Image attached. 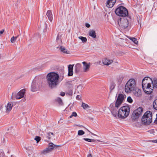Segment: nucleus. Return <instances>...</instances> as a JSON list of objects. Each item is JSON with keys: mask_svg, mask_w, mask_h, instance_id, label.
<instances>
[{"mask_svg": "<svg viewBox=\"0 0 157 157\" xmlns=\"http://www.w3.org/2000/svg\"><path fill=\"white\" fill-rule=\"evenodd\" d=\"M152 113L149 111L146 112L143 116L141 121L142 123L145 125H148L152 121Z\"/></svg>", "mask_w": 157, "mask_h": 157, "instance_id": "nucleus-6", "label": "nucleus"}, {"mask_svg": "<svg viewBox=\"0 0 157 157\" xmlns=\"http://www.w3.org/2000/svg\"><path fill=\"white\" fill-rule=\"evenodd\" d=\"M87 157H92V155L91 154H90L88 155Z\"/></svg>", "mask_w": 157, "mask_h": 157, "instance_id": "nucleus-46", "label": "nucleus"}, {"mask_svg": "<svg viewBox=\"0 0 157 157\" xmlns=\"http://www.w3.org/2000/svg\"><path fill=\"white\" fill-rule=\"evenodd\" d=\"M25 92V90L24 89L20 90L17 94L14 93H13L11 96L12 99L14 100L15 98L17 99L21 98L24 96Z\"/></svg>", "mask_w": 157, "mask_h": 157, "instance_id": "nucleus-11", "label": "nucleus"}, {"mask_svg": "<svg viewBox=\"0 0 157 157\" xmlns=\"http://www.w3.org/2000/svg\"><path fill=\"white\" fill-rule=\"evenodd\" d=\"M83 64V69L84 72H87L89 70L90 66V63H87L86 62H82Z\"/></svg>", "mask_w": 157, "mask_h": 157, "instance_id": "nucleus-15", "label": "nucleus"}, {"mask_svg": "<svg viewBox=\"0 0 157 157\" xmlns=\"http://www.w3.org/2000/svg\"><path fill=\"white\" fill-rule=\"evenodd\" d=\"M103 143L105 144H108V143L107 142H103Z\"/></svg>", "mask_w": 157, "mask_h": 157, "instance_id": "nucleus-48", "label": "nucleus"}, {"mask_svg": "<svg viewBox=\"0 0 157 157\" xmlns=\"http://www.w3.org/2000/svg\"><path fill=\"white\" fill-rule=\"evenodd\" d=\"M116 84L113 83L111 84V85L110 87V89L111 90H113L115 88Z\"/></svg>", "mask_w": 157, "mask_h": 157, "instance_id": "nucleus-37", "label": "nucleus"}, {"mask_svg": "<svg viewBox=\"0 0 157 157\" xmlns=\"http://www.w3.org/2000/svg\"><path fill=\"white\" fill-rule=\"evenodd\" d=\"M118 23L120 27L123 29L127 28L129 24L128 20L125 18H120V20H118Z\"/></svg>", "mask_w": 157, "mask_h": 157, "instance_id": "nucleus-10", "label": "nucleus"}, {"mask_svg": "<svg viewBox=\"0 0 157 157\" xmlns=\"http://www.w3.org/2000/svg\"><path fill=\"white\" fill-rule=\"evenodd\" d=\"M18 36H17L15 37L13 36L10 39V42L12 43H14L17 40Z\"/></svg>", "mask_w": 157, "mask_h": 157, "instance_id": "nucleus-25", "label": "nucleus"}, {"mask_svg": "<svg viewBox=\"0 0 157 157\" xmlns=\"http://www.w3.org/2000/svg\"><path fill=\"white\" fill-rule=\"evenodd\" d=\"M78 38L79 39H80L83 43L86 42L87 41V39L85 37L80 36L78 37Z\"/></svg>", "mask_w": 157, "mask_h": 157, "instance_id": "nucleus-30", "label": "nucleus"}, {"mask_svg": "<svg viewBox=\"0 0 157 157\" xmlns=\"http://www.w3.org/2000/svg\"><path fill=\"white\" fill-rule=\"evenodd\" d=\"M83 139L89 142H95V140L94 139H91L86 138H84Z\"/></svg>", "mask_w": 157, "mask_h": 157, "instance_id": "nucleus-32", "label": "nucleus"}, {"mask_svg": "<svg viewBox=\"0 0 157 157\" xmlns=\"http://www.w3.org/2000/svg\"><path fill=\"white\" fill-rule=\"evenodd\" d=\"M46 15L48 17V20L50 21H52L53 19V15L52 14L51 10H48L46 13Z\"/></svg>", "mask_w": 157, "mask_h": 157, "instance_id": "nucleus-20", "label": "nucleus"}, {"mask_svg": "<svg viewBox=\"0 0 157 157\" xmlns=\"http://www.w3.org/2000/svg\"><path fill=\"white\" fill-rule=\"evenodd\" d=\"M123 79V77L122 76H119L117 78V80L119 83H121Z\"/></svg>", "mask_w": 157, "mask_h": 157, "instance_id": "nucleus-34", "label": "nucleus"}, {"mask_svg": "<svg viewBox=\"0 0 157 157\" xmlns=\"http://www.w3.org/2000/svg\"><path fill=\"white\" fill-rule=\"evenodd\" d=\"M3 156V153L2 152H0V157H2Z\"/></svg>", "mask_w": 157, "mask_h": 157, "instance_id": "nucleus-43", "label": "nucleus"}, {"mask_svg": "<svg viewBox=\"0 0 157 157\" xmlns=\"http://www.w3.org/2000/svg\"><path fill=\"white\" fill-rule=\"evenodd\" d=\"M127 101L130 103H131L132 102V100L130 96L128 97Z\"/></svg>", "mask_w": 157, "mask_h": 157, "instance_id": "nucleus-39", "label": "nucleus"}, {"mask_svg": "<svg viewBox=\"0 0 157 157\" xmlns=\"http://www.w3.org/2000/svg\"><path fill=\"white\" fill-rule=\"evenodd\" d=\"M89 35L90 36L93 38H95L96 37L95 31L94 30H90Z\"/></svg>", "mask_w": 157, "mask_h": 157, "instance_id": "nucleus-22", "label": "nucleus"}, {"mask_svg": "<svg viewBox=\"0 0 157 157\" xmlns=\"http://www.w3.org/2000/svg\"><path fill=\"white\" fill-rule=\"evenodd\" d=\"M4 32V30L3 29L0 31V34H2Z\"/></svg>", "mask_w": 157, "mask_h": 157, "instance_id": "nucleus-44", "label": "nucleus"}, {"mask_svg": "<svg viewBox=\"0 0 157 157\" xmlns=\"http://www.w3.org/2000/svg\"><path fill=\"white\" fill-rule=\"evenodd\" d=\"M10 110L11 109H12V106H11V104H10Z\"/></svg>", "mask_w": 157, "mask_h": 157, "instance_id": "nucleus-49", "label": "nucleus"}, {"mask_svg": "<svg viewBox=\"0 0 157 157\" xmlns=\"http://www.w3.org/2000/svg\"><path fill=\"white\" fill-rule=\"evenodd\" d=\"M47 83L51 89L56 87L60 81L59 76L57 72H51L48 73L46 76Z\"/></svg>", "mask_w": 157, "mask_h": 157, "instance_id": "nucleus-1", "label": "nucleus"}, {"mask_svg": "<svg viewBox=\"0 0 157 157\" xmlns=\"http://www.w3.org/2000/svg\"><path fill=\"white\" fill-rule=\"evenodd\" d=\"M59 49L60 51L63 53L66 54H69V51H68L63 46H61L59 48Z\"/></svg>", "mask_w": 157, "mask_h": 157, "instance_id": "nucleus-23", "label": "nucleus"}, {"mask_svg": "<svg viewBox=\"0 0 157 157\" xmlns=\"http://www.w3.org/2000/svg\"><path fill=\"white\" fill-rule=\"evenodd\" d=\"M45 25H46V27L47 26V25L46 23Z\"/></svg>", "mask_w": 157, "mask_h": 157, "instance_id": "nucleus-51", "label": "nucleus"}, {"mask_svg": "<svg viewBox=\"0 0 157 157\" xmlns=\"http://www.w3.org/2000/svg\"><path fill=\"white\" fill-rule=\"evenodd\" d=\"M115 13L117 15L121 17H125L128 14L127 9L123 6H119L117 8Z\"/></svg>", "mask_w": 157, "mask_h": 157, "instance_id": "nucleus-7", "label": "nucleus"}, {"mask_svg": "<svg viewBox=\"0 0 157 157\" xmlns=\"http://www.w3.org/2000/svg\"><path fill=\"white\" fill-rule=\"evenodd\" d=\"M152 83L153 86L152 87H155V88H157V80L156 79H154L153 82Z\"/></svg>", "mask_w": 157, "mask_h": 157, "instance_id": "nucleus-29", "label": "nucleus"}, {"mask_svg": "<svg viewBox=\"0 0 157 157\" xmlns=\"http://www.w3.org/2000/svg\"><path fill=\"white\" fill-rule=\"evenodd\" d=\"M42 81L41 78L36 76L33 80L31 85V91L34 92L37 91L42 86Z\"/></svg>", "mask_w": 157, "mask_h": 157, "instance_id": "nucleus-4", "label": "nucleus"}, {"mask_svg": "<svg viewBox=\"0 0 157 157\" xmlns=\"http://www.w3.org/2000/svg\"><path fill=\"white\" fill-rule=\"evenodd\" d=\"M86 26L87 28H89L90 27V25L88 23H86Z\"/></svg>", "mask_w": 157, "mask_h": 157, "instance_id": "nucleus-41", "label": "nucleus"}, {"mask_svg": "<svg viewBox=\"0 0 157 157\" xmlns=\"http://www.w3.org/2000/svg\"><path fill=\"white\" fill-rule=\"evenodd\" d=\"M56 101L58 102L60 105H62L63 104L61 98H57L56 100Z\"/></svg>", "mask_w": 157, "mask_h": 157, "instance_id": "nucleus-33", "label": "nucleus"}, {"mask_svg": "<svg viewBox=\"0 0 157 157\" xmlns=\"http://www.w3.org/2000/svg\"><path fill=\"white\" fill-rule=\"evenodd\" d=\"M81 68V65L79 63H77L75 66V71L76 73L80 71Z\"/></svg>", "mask_w": 157, "mask_h": 157, "instance_id": "nucleus-21", "label": "nucleus"}, {"mask_svg": "<svg viewBox=\"0 0 157 157\" xmlns=\"http://www.w3.org/2000/svg\"><path fill=\"white\" fill-rule=\"evenodd\" d=\"M104 64L108 66L111 64L113 62L112 59H104L102 61Z\"/></svg>", "mask_w": 157, "mask_h": 157, "instance_id": "nucleus-19", "label": "nucleus"}, {"mask_svg": "<svg viewBox=\"0 0 157 157\" xmlns=\"http://www.w3.org/2000/svg\"><path fill=\"white\" fill-rule=\"evenodd\" d=\"M84 133V132L82 130H79L78 131V135H82Z\"/></svg>", "mask_w": 157, "mask_h": 157, "instance_id": "nucleus-35", "label": "nucleus"}, {"mask_svg": "<svg viewBox=\"0 0 157 157\" xmlns=\"http://www.w3.org/2000/svg\"><path fill=\"white\" fill-rule=\"evenodd\" d=\"M143 112V109L141 107L135 110L132 115L131 118L132 120L134 121H136L139 117L142 115Z\"/></svg>", "mask_w": 157, "mask_h": 157, "instance_id": "nucleus-8", "label": "nucleus"}, {"mask_svg": "<svg viewBox=\"0 0 157 157\" xmlns=\"http://www.w3.org/2000/svg\"><path fill=\"white\" fill-rule=\"evenodd\" d=\"M34 140H36V142L37 143H38L40 140V137L39 136H35V138H34Z\"/></svg>", "mask_w": 157, "mask_h": 157, "instance_id": "nucleus-36", "label": "nucleus"}, {"mask_svg": "<svg viewBox=\"0 0 157 157\" xmlns=\"http://www.w3.org/2000/svg\"><path fill=\"white\" fill-rule=\"evenodd\" d=\"M129 39L132 40L135 44H137L138 43V41H137L136 39L134 38H129Z\"/></svg>", "mask_w": 157, "mask_h": 157, "instance_id": "nucleus-31", "label": "nucleus"}, {"mask_svg": "<svg viewBox=\"0 0 157 157\" xmlns=\"http://www.w3.org/2000/svg\"><path fill=\"white\" fill-rule=\"evenodd\" d=\"M56 41L59 44H62L61 37L59 35L57 36L56 38Z\"/></svg>", "mask_w": 157, "mask_h": 157, "instance_id": "nucleus-28", "label": "nucleus"}, {"mask_svg": "<svg viewBox=\"0 0 157 157\" xmlns=\"http://www.w3.org/2000/svg\"><path fill=\"white\" fill-rule=\"evenodd\" d=\"M63 76H62V80L63 79Z\"/></svg>", "mask_w": 157, "mask_h": 157, "instance_id": "nucleus-52", "label": "nucleus"}, {"mask_svg": "<svg viewBox=\"0 0 157 157\" xmlns=\"http://www.w3.org/2000/svg\"><path fill=\"white\" fill-rule=\"evenodd\" d=\"M135 95L137 97H140L141 95V90L138 88H135V90H132Z\"/></svg>", "mask_w": 157, "mask_h": 157, "instance_id": "nucleus-17", "label": "nucleus"}, {"mask_svg": "<svg viewBox=\"0 0 157 157\" xmlns=\"http://www.w3.org/2000/svg\"><path fill=\"white\" fill-rule=\"evenodd\" d=\"M153 106L154 108L157 110V99L153 101Z\"/></svg>", "mask_w": 157, "mask_h": 157, "instance_id": "nucleus-26", "label": "nucleus"}, {"mask_svg": "<svg viewBox=\"0 0 157 157\" xmlns=\"http://www.w3.org/2000/svg\"><path fill=\"white\" fill-rule=\"evenodd\" d=\"M125 98V95L121 94H119L116 101V106H120Z\"/></svg>", "mask_w": 157, "mask_h": 157, "instance_id": "nucleus-13", "label": "nucleus"}, {"mask_svg": "<svg viewBox=\"0 0 157 157\" xmlns=\"http://www.w3.org/2000/svg\"><path fill=\"white\" fill-rule=\"evenodd\" d=\"M98 141H99V142H101V143H102V141H100V140H98Z\"/></svg>", "mask_w": 157, "mask_h": 157, "instance_id": "nucleus-50", "label": "nucleus"}, {"mask_svg": "<svg viewBox=\"0 0 157 157\" xmlns=\"http://www.w3.org/2000/svg\"><path fill=\"white\" fill-rule=\"evenodd\" d=\"M136 88V83L135 80L134 79H131L126 84L125 91L127 93H130L132 90H134Z\"/></svg>", "mask_w": 157, "mask_h": 157, "instance_id": "nucleus-5", "label": "nucleus"}, {"mask_svg": "<svg viewBox=\"0 0 157 157\" xmlns=\"http://www.w3.org/2000/svg\"><path fill=\"white\" fill-rule=\"evenodd\" d=\"M81 106L85 109L90 108V106L87 104L84 103H82Z\"/></svg>", "mask_w": 157, "mask_h": 157, "instance_id": "nucleus-27", "label": "nucleus"}, {"mask_svg": "<svg viewBox=\"0 0 157 157\" xmlns=\"http://www.w3.org/2000/svg\"><path fill=\"white\" fill-rule=\"evenodd\" d=\"M54 133L50 132H47L46 134H44L43 136V139L45 141H47L48 140H50L52 136H54Z\"/></svg>", "mask_w": 157, "mask_h": 157, "instance_id": "nucleus-14", "label": "nucleus"}, {"mask_svg": "<svg viewBox=\"0 0 157 157\" xmlns=\"http://www.w3.org/2000/svg\"><path fill=\"white\" fill-rule=\"evenodd\" d=\"M150 142H152L154 143H157V140H152L150 141Z\"/></svg>", "mask_w": 157, "mask_h": 157, "instance_id": "nucleus-40", "label": "nucleus"}, {"mask_svg": "<svg viewBox=\"0 0 157 157\" xmlns=\"http://www.w3.org/2000/svg\"><path fill=\"white\" fill-rule=\"evenodd\" d=\"M154 123L156 124H157V119H156L154 121Z\"/></svg>", "mask_w": 157, "mask_h": 157, "instance_id": "nucleus-45", "label": "nucleus"}, {"mask_svg": "<svg viewBox=\"0 0 157 157\" xmlns=\"http://www.w3.org/2000/svg\"><path fill=\"white\" fill-rule=\"evenodd\" d=\"M130 111V109L128 106H123L118 110L117 116L120 118H125L128 116Z\"/></svg>", "mask_w": 157, "mask_h": 157, "instance_id": "nucleus-3", "label": "nucleus"}, {"mask_svg": "<svg viewBox=\"0 0 157 157\" xmlns=\"http://www.w3.org/2000/svg\"><path fill=\"white\" fill-rule=\"evenodd\" d=\"M152 82V79L149 77H145L143 79L142 86L144 92L146 94H150L151 93L153 88L151 86Z\"/></svg>", "mask_w": 157, "mask_h": 157, "instance_id": "nucleus-2", "label": "nucleus"}, {"mask_svg": "<svg viewBox=\"0 0 157 157\" xmlns=\"http://www.w3.org/2000/svg\"><path fill=\"white\" fill-rule=\"evenodd\" d=\"M79 95H77L76 97V98L77 99H79Z\"/></svg>", "mask_w": 157, "mask_h": 157, "instance_id": "nucleus-47", "label": "nucleus"}, {"mask_svg": "<svg viewBox=\"0 0 157 157\" xmlns=\"http://www.w3.org/2000/svg\"><path fill=\"white\" fill-rule=\"evenodd\" d=\"M10 111V102H8L6 106H5V112L6 113L9 114Z\"/></svg>", "mask_w": 157, "mask_h": 157, "instance_id": "nucleus-24", "label": "nucleus"}, {"mask_svg": "<svg viewBox=\"0 0 157 157\" xmlns=\"http://www.w3.org/2000/svg\"><path fill=\"white\" fill-rule=\"evenodd\" d=\"M77 116V114L75 112H73L71 115L70 116V118H71L72 117L74 116V117H76Z\"/></svg>", "mask_w": 157, "mask_h": 157, "instance_id": "nucleus-38", "label": "nucleus"}, {"mask_svg": "<svg viewBox=\"0 0 157 157\" xmlns=\"http://www.w3.org/2000/svg\"><path fill=\"white\" fill-rule=\"evenodd\" d=\"M116 0H108L106 2V6L109 8L113 7L115 4Z\"/></svg>", "mask_w": 157, "mask_h": 157, "instance_id": "nucleus-16", "label": "nucleus"}, {"mask_svg": "<svg viewBox=\"0 0 157 157\" xmlns=\"http://www.w3.org/2000/svg\"><path fill=\"white\" fill-rule=\"evenodd\" d=\"M120 106H116V103H115V106H114V104L111 103L109 106L110 110L112 115L114 117H116L117 114L118 108Z\"/></svg>", "mask_w": 157, "mask_h": 157, "instance_id": "nucleus-12", "label": "nucleus"}, {"mask_svg": "<svg viewBox=\"0 0 157 157\" xmlns=\"http://www.w3.org/2000/svg\"><path fill=\"white\" fill-rule=\"evenodd\" d=\"M65 93L64 92H61L60 93V95L62 96H63L65 95Z\"/></svg>", "mask_w": 157, "mask_h": 157, "instance_id": "nucleus-42", "label": "nucleus"}, {"mask_svg": "<svg viewBox=\"0 0 157 157\" xmlns=\"http://www.w3.org/2000/svg\"><path fill=\"white\" fill-rule=\"evenodd\" d=\"M60 147V145H56L52 143H49L48 147L42 151L41 153L44 155H46L51 152L54 149H56L57 147Z\"/></svg>", "mask_w": 157, "mask_h": 157, "instance_id": "nucleus-9", "label": "nucleus"}, {"mask_svg": "<svg viewBox=\"0 0 157 157\" xmlns=\"http://www.w3.org/2000/svg\"><path fill=\"white\" fill-rule=\"evenodd\" d=\"M73 65H69L68 66V76H71L73 75Z\"/></svg>", "mask_w": 157, "mask_h": 157, "instance_id": "nucleus-18", "label": "nucleus"}]
</instances>
